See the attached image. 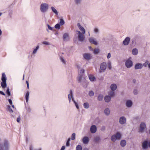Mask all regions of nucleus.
I'll return each instance as SVG.
<instances>
[{"label":"nucleus","mask_w":150,"mask_h":150,"mask_svg":"<svg viewBox=\"0 0 150 150\" xmlns=\"http://www.w3.org/2000/svg\"><path fill=\"white\" fill-rule=\"evenodd\" d=\"M132 59V57H130L125 61V65L126 67L128 68L132 67L133 65V62Z\"/></svg>","instance_id":"nucleus-6"},{"label":"nucleus","mask_w":150,"mask_h":150,"mask_svg":"<svg viewBox=\"0 0 150 150\" xmlns=\"http://www.w3.org/2000/svg\"><path fill=\"white\" fill-rule=\"evenodd\" d=\"M82 0H74L75 3L76 4H80Z\"/></svg>","instance_id":"nucleus-40"},{"label":"nucleus","mask_w":150,"mask_h":150,"mask_svg":"<svg viewBox=\"0 0 150 150\" xmlns=\"http://www.w3.org/2000/svg\"><path fill=\"white\" fill-rule=\"evenodd\" d=\"M93 52L95 54H97L99 52V50L98 49H96L93 50Z\"/></svg>","instance_id":"nucleus-45"},{"label":"nucleus","mask_w":150,"mask_h":150,"mask_svg":"<svg viewBox=\"0 0 150 150\" xmlns=\"http://www.w3.org/2000/svg\"><path fill=\"white\" fill-rule=\"evenodd\" d=\"M10 147V142L7 139H4L0 143V150H9Z\"/></svg>","instance_id":"nucleus-2"},{"label":"nucleus","mask_w":150,"mask_h":150,"mask_svg":"<svg viewBox=\"0 0 150 150\" xmlns=\"http://www.w3.org/2000/svg\"><path fill=\"white\" fill-rule=\"evenodd\" d=\"M104 100L105 102L106 103H109V102L110 100L111 99V98L110 96H106L104 97Z\"/></svg>","instance_id":"nucleus-21"},{"label":"nucleus","mask_w":150,"mask_h":150,"mask_svg":"<svg viewBox=\"0 0 150 150\" xmlns=\"http://www.w3.org/2000/svg\"><path fill=\"white\" fill-rule=\"evenodd\" d=\"M89 141V138L87 137H84L82 139V142L83 143L85 144H87Z\"/></svg>","instance_id":"nucleus-18"},{"label":"nucleus","mask_w":150,"mask_h":150,"mask_svg":"<svg viewBox=\"0 0 150 150\" xmlns=\"http://www.w3.org/2000/svg\"><path fill=\"white\" fill-rule=\"evenodd\" d=\"M133 93L134 95H137L138 93V91L137 89H134L133 91Z\"/></svg>","instance_id":"nucleus-49"},{"label":"nucleus","mask_w":150,"mask_h":150,"mask_svg":"<svg viewBox=\"0 0 150 150\" xmlns=\"http://www.w3.org/2000/svg\"><path fill=\"white\" fill-rule=\"evenodd\" d=\"M136 81L135 79H134L132 80V82L134 83H135L136 82Z\"/></svg>","instance_id":"nucleus-60"},{"label":"nucleus","mask_w":150,"mask_h":150,"mask_svg":"<svg viewBox=\"0 0 150 150\" xmlns=\"http://www.w3.org/2000/svg\"><path fill=\"white\" fill-rule=\"evenodd\" d=\"M60 59L61 62L63 64L65 65L66 64V61L65 60L63 57H60Z\"/></svg>","instance_id":"nucleus-29"},{"label":"nucleus","mask_w":150,"mask_h":150,"mask_svg":"<svg viewBox=\"0 0 150 150\" xmlns=\"http://www.w3.org/2000/svg\"><path fill=\"white\" fill-rule=\"evenodd\" d=\"M130 38L129 37H127L123 42V44L125 45H128L129 42Z\"/></svg>","instance_id":"nucleus-14"},{"label":"nucleus","mask_w":150,"mask_h":150,"mask_svg":"<svg viewBox=\"0 0 150 150\" xmlns=\"http://www.w3.org/2000/svg\"><path fill=\"white\" fill-rule=\"evenodd\" d=\"M8 102L10 105H12V101L11 99H8Z\"/></svg>","instance_id":"nucleus-54"},{"label":"nucleus","mask_w":150,"mask_h":150,"mask_svg":"<svg viewBox=\"0 0 150 150\" xmlns=\"http://www.w3.org/2000/svg\"><path fill=\"white\" fill-rule=\"evenodd\" d=\"M7 110L9 111L11 113L13 112V111L11 109L10 106L8 105L7 106Z\"/></svg>","instance_id":"nucleus-27"},{"label":"nucleus","mask_w":150,"mask_h":150,"mask_svg":"<svg viewBox=\"0 0 150 150\" xmlns=\"http://www.w3.org/2000/svg\"><path fill=\"white\" fill-rule=\"evenodd\" d=\"M108 68L109 69H112V63L109 60L107 63Z\"/></svg>","instance_id":"nucleus-32"},{"label":"nucleus","mask_w":150,"mask_h":150,"mask_svg":"<svg viewBox=\"0 0 150 150\" xmlns=\"http://www.w3.org/2000/svg\"><path fill=\"white\" fill-rule=\"evenodd\" d=\"M10 89L9 87H8L7 88L6 90V93L7 94L8 96H10L11 95V93L10 92Z\"/></svg>","instance_id":"nucleus-43"},{"label":"nucleus","mask_w":150,"mask_h":150,"mask_svg":"<svg viewBox=\"0 0 150 150\" xmlns=\"http://www.w3.org/2000/svg\"><path fill=\"white\" fill-rule=\"evenodd\" d=\"M90 131L92 133L94 134L97 131L96 126L94 125H92L90 127Z\"/></svg>","instance_id":"nucleus-12"},{"label":"nucleus","mask_w":150,"mask_h":150,"mask_svg":"<svg viewBox=\"0 0 150 150\" xmlns=\"http://www.w3.org/2000/svg\"><path fill=\"white\" fill-rule=\"evenodd\" d=\"M83 76L79 75H78L77 77V80L79 83H82L85 82V80L84 78H83ZM82 84H83L82 83H81Z\"/></svg>","instance_id":"nucleus-13"},{"label":"nucleus","mask_w":150,"mask_h":150,"mask_svg":"<svg viewBox=\"0 0 150 150\" xmlns=\"http://www.w3.org/2000/svg\"><path fill=\"white\" fill-rule=\"evenodd\" d=\"M82 147L80 145H78L76 147V150H82Z\"/></svg>","instance_id":"nucleus-38"},{"label":"nucleus","mask_w":150,"mask_h":150,"mask_svg":"<svg viewBox=\"0 0 150 150\" xmlns=\"http://www.w3.org/2000/svg\"><path fill=\"white\" fill-rule=\"evenodd\" d=\"M107 67L106 63L105 62L102 63L100 65V69L103 71H104Z\"/></svg>","instance_id":"nucleus-10"},{"label":"nucleus","mask_w":150,"mask_h":150,"mask_svg":"<svg viewBox=\"0 0 150 150\" xmlns=\"http://www.w3.org/2000/svg\"><path fill=\"white\" fill-rule=\"evenodd\" d=\"M76 138V134L75 133H73L71 137V139L72 140H74Z\"/></svg>","instance_id":"nucleus-41"},{"label":"nucleus","mask_w":150,"mask_h":150,"mask_svg":"<svg viewBox=\"0 0 150 150\" xmlns=\"http://www.w3.org/2000/svg\"><path fill=\"white\" fill-rule=\"evenodd\" d=\"M148 67L150 69V63H149V64L148 65Z\"/></svg>","instance_id":"nucleus-62"},{"label":"nucleus","mask_w":150,"mask_h":150,"mask_svg":"<svg viewBox=\"0 0 150 150\" xmlns=\"http://www.w3.org/2000/svg\"><path fill=\"white\" fill-rule=\"evenodd\" d=\"M42 43L43 44H45L46 45H50V43L49 42L46 41H43Z\"/></svg>","instance_id":"nucleus-48"},{"label":"nucleus","mask_w":150,"mask_h":150,"mask_svg":"<svg viewBox=\"0 0 150 150\" xmlns=\"http://www.w3.org/2000/svg\"><path fill=\"white\" fill-rule=\"evenodd\" d=\"M47 26L48 27V28L49 29L52 30V28L50 26V25L49 24L47 25Z\"/></svg>","instance_id":"nucleus-52"},{"label":"nucleus","mask_w":150,"mask_h":150,"mask_svg":"<svg viewBox=\"0 0 150 150\" xmlns=\"http://www.w3.org/2000/svg\"><path fill=\"white\" fill-rule=\"evenodd\" d=\"M149 64V62L148 60H146V61L143 64V66H144L145 67H146L147 66H148Z\"/></svg>","instance_id":"nucleus-39"},{"label":"nucleus","mask_w":150,"mask_h":150,"mask_svg":"<svg viewBox=\"0 0 150 150\" xmlns=\"http://www.w3.org/2000/svg\"><path fill=\"white\" fill-rule=\"evenodd\" d=\"M88 40L90 43L96 45H98V42L96 40H95V39L94 38H89Z\"/></svg>","instance_id":"nucleus-16"},{"label":"nucleus","mask_w":150,"mask_h":150,"mask_svg":"<svg viewBox=\"0 0 150 150\" xmlns=\"http://www.w3.org/2000/svg\"><path fill=\"white\" fill-rule=\"evenodd\" d=\"M21 119V118L19 116L17 118V121L18 122H19L20 121Z\"/></svg>","instance_id":"nucleus-53"},{"label":"nucleus","mask_w":150,"mask_h":150,"mask_svg":"<svg viewBox=\"0 0 150 150\" xmlns=\"http://www.w3.org/2000/svg\"><path fill=\"white\" fill-rule=\"evenodd\" d=\"M70 94L71 95V97L73 96V92H72V90H70Z\"/></svg>","instance_id":"nucleus-56"},{"label":"nucleus","mask_w":150,"mask_h":150,"mask_svg":"<svg viewBox=\"0 0 150 150\" xmlns=\"http://www.w3.org/2000/svg\"><path fill=\"white\" fill-rule=\"evenodd\" d=\"M126 144V141L125 140H122L120 142V145L122 147H124Z\"/></svg>","instance_id":"nucleus-25"},{"label":"nucleus","mask_w":150,"mask_h":150,"mask_svg":"<svg viewBox=\"0 0 150 150\" xmlns=\"http://www.w3.org/2000/svg\"><path fill=\"white\" fill-rule=\"evenodd\" d=\"M149 141L147 140H145L143 141L142 143V148L144 150L147 149L148 147Z\"/></svg>","instance_id":"nucleus-8"},{"label":"nucleus","mask_w":150,"mask_h":150,"mask_svg":"<svg viewBox=\"0 0 150 150\" xmlns=\"http://www.w3.org/2000/svg\"><path fill=\"white\" fill-rule=\"evenodd\" d=\"M30 150H33V148L32 146L30 147Z\"/></svg>","instance_id":"nucleus-61"},{"label":"nucleus","mask_w":150,"mask_h":150,"mask_svg":"<svg viewBox=\"0 0 150 150\" xmlns=\"http://www.w3.org/2000/svg\"><path fill=\"white\" fill-rule=\"evenodd\" d=\"M74 103L77 109H79V107L78 103L76 102L75 103Z\"/></svg>","instance_id":"nucleus-50"},{"label":"nucleus","mask_w":150,"mask_h":150,"mask_svg":"<svg viewBox=\"0 0 150 150\" xmlns=\"http://www.w3.org/2000/svg\"><path fill=\"white\" fill-rule=\"evenodd\" d=\"M126 122V119L124 116L121 117L119 120V122L121 125H124Z\"/></svg>","instance_id":"nucleus-9"},{"label":"nucleus","mask_w":150,"mask_h":150,"mask_svg":"<svg viewBox=\"0 0 150 150\" xmlns=\"http://www.w3.org/2000/svg\"><path fill=\"white\" fill-rule=\"evenodd\" d=\"M54 27L56 29H59L60 28V25L59 24H57L55 25Z\"/></svg>","instance_id":"nucleus-44"},{"label":"nucleus","mask_w":150,"mask_h":150,"mask_svg":"<svg viewBox=\"0 0 150 150\" xmlns=\"http://www.w3.org/2000/svg\"><path fill=\"white\" fill-rule=\"evenodd\" d=\"M138 53V50L137 49L135 48L133 49L132 50V54L134 55H137Z\"/></svg>","instance_id":"nucleus-24"},{"label":"nucleus","mask_w":150,"mask_h":150,"mask_svg":"<svg viewBox=\"0 0 150 150\" xmlns=\"http://www.w3.org/2000/svg\"><path fill=\"white\" fill-rule=\"evenodd\" d=\"M148 146L150 148V141H149Z\"/></svg>","instance_id":"nucleus-64"},{"label":"nucleus","mask_w":150,"mask_h":150,"mask_svg":"<svg viewBox=\"0 0 150 150\" xmlns=\"http://www.w3.org/2000/svg\"><path fill=\"white\" fill-rule=\"evenodd\" d=\"M0 93L4 96L5 95V94L4 93L1 91H0Z\"/></svg>","instance_id":"nucleus-58"},{"label":"nucleus","mask_w":150,"mask_h":150,"mask_svg":"<svg viewBox=\"0 0 150 150\" xmlns=\"http://www.w3.org/2000/svg\"><path fill=\"white\" fill-rule=\"evenodd\" d=\"M49 9V5L46 3H42L40 6V10L42 13H45L47 12Z\"/></svg>","instance_id":"nucleus-3"},{"label":"nucleus","mask_w":150,"mask_h":150,"mask_svg":"<svg viewBox=\"0 0 150 150\" xmlns=\"http://www.w3.org/2000/svg\"><path fill=\"white\" fill-rule=\"evenodd\" d=\"M117 88V86L115 83L112 84L110 86V88L111 91H115Z\"/></svg>","instance_id":"nucleus-17"},{"label":"nucleus","mask_w":150,"mask_h":150,"mask_svg":"<svg viewBox=\"0 0 150 150\" xmlns=\"http://www.w3.org/2000/svg\"><path fill=\"white\" fill-rule=\"evenodd\" d=\"M94 31L95 33H98L99 32V30L98 28H95L94 29Z\"/></svg>","instance_id":"nucleus-46"},{"label":"nucleus","mask_w":150,"mask_h":150,"mask_svg":"<svg viewBox=\"0 0 150 150\" xmlns=\"http://www.w3.org/2000/svg\"><path fill=\"white\" fill-rule=\"evenodd\" d=\"M29 95V93L28 92L25 95V99L27 102H28V98Z\"/></svg>","instance_id":"nucleus-36"},{"label":"nucleus","mask_w":150,"mask_h":150,"mask_svg":"<svg viewBox=\"0 0 150 150\" xmlns=\"http://www.w3.org/2000/svg\"><path fill=\"white\" fill-rule=\"evenodd\" d=\"M77 25L80 31L76 30V33L78 35V40L82 42L85 39L84 35L86 33V30L85 28L81 25L80 23H78Z\"/></svg>","instance_id":"nucleus-1"},{"label":"nucleus","mask_w":150,"mask_h":150,"mask_svg":"<svg viewBox=\"0 0 150 150\" xmlns=\"http://www.w3.org/2000/svg\"><path fill=\"white\" fill-rule=\"evenodd\" d=\"M39 49V45H37L36 47L33 50V52L32 53V56L33 55H34L38 51V50Z\"/></svg>","instance_id":"nucleus-23"},{"label":"nucleus","mask_w":150,"mask_h":150,"mask_svg":"<svg viewBox=\"0 0 150 150\" xmlns=\"http://www.w3.org/2000/svg\"><path fill=\"white\" fill-rule=\"evenodd\" d=\"M65 149V147L64 146H62L61 148V149L60 150H64Z\"/></svg>","instance_id":"nucleus-57"},{"label":"nucleus","mask_w":150,"mask_h":150,"mask_svg":"<svg viewBox=\"0 0 150 150\" xmlns=\"http://www.w3.org/2000/svg\"><path fill=\"white\" fill-rule=\"evenodd\" d=\"M68 98H71V95H70V94H69L68 95Z\"/></svg>","instance_id":"nucleus-59"},{"label":"nucleus","mask_w":150,"mask_h":150,"mask_svg":"<svg viewBox=\"0 0 150 150\" xmlns=\"http://www.w3.org/2000/svg\"><path fill=\"white\" fill-rule=\"evenodd\" d=\"M71 97V100H72V101L74 102V103H75L76 102L74 100V98L73 97V96H72V97Z\"/></svg>","instance_id":"nucleus-55"},{"label":"nucleus","mask_w":150,"mask_h":150,"mask_svg":"<svg viewBox=\"0 0 150 150\" xmlns=\"http://www.w3.org/2000/svg\"><path fill=\"white\" fill-rule=\"evenodd\" d=\"M113 91H110L109 92L108 94L110 97H114L115 96V93Z\"/></svg>","instance_id":"nucleus-34"},{"label":"nucleus","mask_w":150,"mask_h":150,"mask_svg":"<svg viewBox=\"0 0 150 150\" xmlns=\"http://www.w3.org/2000/svg\"><path fill=\"white\" fill-rule=\"evenodd\" d=\"M83 57L86 60H89L91 59V54L88 53H85L83 54Z\"/></svg>","instance_id":"nucleus-19"},{"label":"nucleus","mask_w":150,"mask_h":150,"mask_svg":"<svg viewBox=\"0 0 150 150\" xmlns=\"http://www.w3.org/2000/svg\"><path fill=\"white\" fill-rule=\"evenodd\" d=\"M83 150H89L87 148H85L83 149Z\"/></svg>","instance_id":"nucleus-63"},{"label":"nucleus","mask_w":150,"mask_h":150,"mask_svg":"<svg viewBox=\"0 0 150 150\" xmlns=\"http://www.w3.org/2000/svg\"><path fill=\"white\" fill-rule=\"evenodd\" d=\"M121 137V134L119 132H117L116 133L112 135L111 137V140L115 142L116 140H119Z\"/></svg>","instance_id":"nucleus-5"},{"label":"nucleus","mask_w":150,"mask_h":150,"mask_svg":"<svg viewBox=\"0 0 150 150\" xmlns=\"http://www.w3.org/2000/svg\"><path fill=\"white\" fill-rule=\"evenodd\" d=\"M146 125L145 122H142L140 125V128L139 129V132L143 133L144 132V129L146 128Z\"/></svg>","instance_id":"nucleus-7"},{"label":"nucleus","mask_w":150,"mask_h":150,"mask_svg":"<svg viewBox=\"0 0 150 150\" xmlns=\"http://www.w3.org/2000/svg\"><path fill=\"white\" fill-rule=\"evenodd\" d=\"M88 77L90 80L91 81H94L95 80V78L93 76L89 75Z\"/></svg>","instance_id":"nucleus-28"},{"label":"nucleus","mask_w":150,"mask_h":150,"mask_svg":"<svg viewBox=\"0 0 150 150\" xmlns=\"http://www.w3.org/2000/svg\"><path fill=\"white\" fill-rule=\"evenodd\" d=\"M88 95L90 97H92L94 95V93L93 91H90L89 92Z\"/></svg>","instance_id":"nucleus-37"},{"label":"nucleus","mask_w":150,"mask_h":150,"mask_svg":"<svg viewBox=\"0 0 150 150\" xmlns=\"http://www.w3.org/2000/svg\"><path fill=\"white\" fill-rule=\"evenodd\" d=\"M104 112L106 116H108L110 113V110L109 108H106L104 110Z\"/></svg>","instance_id":"nucleus-20"},{"label":"nucleus","mask_w":150,"mask_h":150,"mask_svg":"<svg viewBox=\"0 0 150 150\" xmlns=\"http://www.w3.org/2000/svg\"><path fill=\"white\" fill-rule=\"evenodd\" d=\"M125 105L127 108H130L132 107L133 105L132 102L131 100H127L126 101Z\"/></svg>","instance_id":"nucleus-11"},{"label":"nucleus","mask_w":150,"mask_h":150,"mask_svg":"<svg viewBox=\"0 0 150 150\" xmlns=\"http://www.w3.org/2000/svg\"><path fill=\"white\" fill-rule=\"evenodd\" d=\"M110 57H111V54H110V53H109L108 54V55H107V58L108 59H109L110 58Z\"/></svg>","instance_id":"nucleus-51"},{"label":"nucleus","mask_w":150,"mask_h":150,"mask_svg":"<svg viewBox=\"0 0 150 150\" xmlns=\"http://www.w3.org/2000/svg\"><path fill=\"white\" fill-rule=\"evenodd\" d=\"M1 80L2 81L1 83V86L3 88H4L6 87L7 84L6 76L4 73L2 74Z\"/></svg>","instance_id":"nucleus-4"},{"label":"nucleus","mask_w":150,"mask_h":150,"mask_svg":"<svg viewBox=\"0 0 150 150\" xmlns=\"http://www.w3.org/2000/svg\"><path fill=\"white\" fill-rule=\"evenodd\" d=\"M83 107L85 108H86V109H88L89 107V103L87 102H86V103H84V104H83Z\"/></svg>","instance_id":"nucleus-35"},{"label":"nucleus","mask_w":150,"mask_h":150,"mask_svg":"<svg viewBox=\"0 0 150 150\" xmlns=\"http://www.w3.org/2000/svg\"><path fill=\"white\" fill-rule=\"evenodd\" d=\"M100 137L98 136H96L94 137V141L96 142H99L100 140Z\"/></svg>","instance_id":"nucleus-33"},{"label":"nucleus","mask_w":150,"mask_h":150,"mask_svg":"<svg viewBox=\"0 0 150 150\" xmlns=\"http://www.w3.org/2000/svg\"><path fill=\"white\" fill-rule=\"evenodd\" d=\"M84 69H81L78 72V75L83 76V73L84 72Z\"/></svg>","instance_id":"nucleus-26"},{"label":"nucleus","mask_w":150,"mask_h":150,"mask_svg":"<svg viewBox=\"0 0 150 150\" xmlns=\"http://www.w3.org/2000/svg\"><path fill=\"white\" fill-rule=\"evenodd\" d=\"M51 10L52 12L56 15H58V12L56 9L53 6L51 7Z\"/></svg>","instance_id":"nucleus-30"},{"label":"nucleus","mask_w":150,"mask_h":150,"mask_svg":"<svg viewBox=\"0 0 150 150\" xmlns=\"http://www.w3.org/2000/svg\"><path fill=\"white\" fill-rule=\"evenodd\" d=\"M143 68V65L141 63H136L134 66V69L136 70L142 69Z\"/></svg>","instance_id":"nucleus-15"},{"label":"nucleus","mask_w":150,"mask_h":150,"mask_svg":"<svg viewBox=\"0 0 150 150\" xmlns=\"http://www.w3.org/2000/svg\"><path fill=\"white\" fill-rule=\"evenodd\" d=\"M63 39L64 41H68L69 40V36L68 34L67 33H64L63 36Z\"/></svg>","instance_id":"nucleus-22"},{"label":"nucleus","mask_w":150,"mask_h":150,"mask_svg":"<svg viewBox=\"0 0 150 150\" xmlns=\"http://www.w3.org/2000/svg\"><path fill=\"white\" fill-rule=\"evenodd\" d=\"M64 23V21L62 19H60V22H59V24L60 25H62Z\"/></svg>","instance_id":"nucleus-42"},{"label":"nucleus","mask_w":150,"mask_h":150,"mask_svg":"<svg viewBox=\"0 0 150 150\" xmlns=\"http://www.w3.org/2000/svg\"><path fill=\"white\" fill-rule=\"evenodd\" d=\"M70 138H69L68 139L66 143V145L67 146H69V145H70L69 142H70Z\"/></svg>","instance_id":"nucleus-47"},{"label":"nucleus","mask_w":150,"mask_h":150,"mask_svg":"<svg viewBox=\"0 0 150 150\" xmlns=\"http://www.w3.org/2000/svg\"><path fill=\"white\" fill-rule=\"evenodd\" d=\"M103 98V95L100 94L98 95V100L99 101H102Z\"/></svg>","instance_id":"nucleus-31"}]
</instances>
